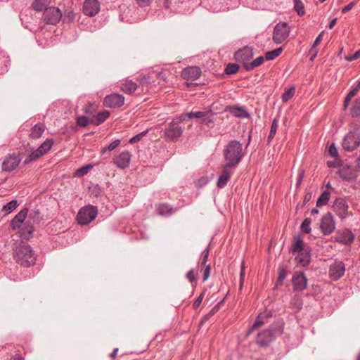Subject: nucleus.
<instances>
[{
  "label": "nucleus",
  "mask_w": 360,
  "mask_h": 360,
  "mask_svg": "<svg viewBox=\"0 0 360 360\" xmlns=\"http://www.w3.org/2000/svg\"><path fill=\"white\" fill-rule=\"evenodd\" d=\"M94 104H90L85 107L84 112L86 114H91L92 111L94 110Z\"/></svg>",
  "instance_id": "obj_62"
},
{
  "label": "nucleus",
  "mask_w": 360,
  "mask_h": 360,
  "mask_svg": "<svg viewBox=\"0 0 360 360\" xmlns=\"http://www.w3.org/2000/svg\"><path fill=\"white\" fill-rule=\"evenodd\" d=\"M265 57L264 56H259L255 60H253L252 62H250V63H247L245 65V70L246 71H250L255 68L259 66L262 65L264 61Z\"/></svg>",
  "instance_id": "obj_35"
},
{
  "label": "nucleus",
  "mask_w": 360,
  "mask_h": 360,
  "mask_svg": "<svg viewBox=\"0 0 360 360\" xmlns=\"http://www.w3.org/2000/svg\"><path fill=\"white\" fill-rule=\"evenodd\" d=\"M187 118L192 120L193 118L200 119L201 124L210 127L214 122L213 114L211 111H196L187 113Z\"/></svg>",
  "instance_id": "obj_15"
},
{
  "label": "nucleus",
  "mask_w": 360,
  "mask_h": 360,
  "mask_svg": "<svg viewBox=\"0 0 360 360\" xmlns=\"http://www.w3.org/2000/svg\"><path fill=\"white\" fill-rule=\"evenodd\" d=\"M231 0H214L209 4L208 10L212 13H221L229 11Z\"/></svg>",
  "instance_id": "obj_18"
},
{
  "label": "nucleus",
  "mask_w": 360,
  "mask_h": 360,
  "mask_svg": "<svg viewBox=\"0 0 360 360\" xmlns=\"http://www.w3.org/2000/svg\"><path fill=\"white\" fill-rule=\"evenodd\" d=\"M51 0H34L32 4L33 9L37 12L43 11L49 8Z\"/></svg>",
  "instance_id": "obj_32"
},
{
  "label": "nucleus",
  "mask_w": 360,
  "mask_h": 360,
  "mask_svg": "<svg viewBox=\"0 0 360 360\" xmlns=\"http://www.w3.org/2000/svg\"><path fill=\"white\" fill-rule=\"evenodd\" d=\"M217 310L218 307L217 306L213 307L212 309L206 315L205 319H208L210 317L213 316Z\"/></svg>",
  "instance_id": "obj_64"
},
{
  "label": "nucleus",
  "mask_w": 360,
  "mask_h": 360,
  "mask_svg": "<svg viewBox=\"0 0 360 360\" xmlns=\"http://www.w3.org/2000/svg\"><path fill=\"white\" fill-rule=\"evenodd\" d=\"M221 169V174L219 175L217 181V186L219 188H223L226 186L235 168L226 165H223Z\"/></svg>",
  "instance_id": "obj_17"
},
{
  "label": "nucleus",
  "mask_w": 360,
  "mask_h": 360,
  "mask_svg": "<svg viewBox=\"0 0 360 360\" xmlns=\"http://www.w3.org/2000/svg\"><path fill=\"white\" fill-rule=\"evenodd\" d=\"M323 32H321L316 38L314 43L311 45V51H313L322 41Z\"/></svg>",
  "instance_id": "obj_57"
},
{
  "label": "nucleus",
  "mask_w": 360,
  "mask_h": 360,
  "mask_svg": "<svg viewBox=\"0 0 360 360\" xmlns=\"http://www.w3.org/2000/svg\"><path fill=\"white\" fill-rule=\"evenodd\" d=\"M354 2H350L349 4L342 8V13H345L347 11H350L354 6Z\"/></svg>",
  "instance_id": "obj_61"
},
{
  "label": "nucleus",
  "mask_w": 360,
  "mask_h": 360,
  "mask_svg": "<svg viewBox=\"0 0 360 360\" xmlns=\"http://www.w3.org/2000/svg\"><path fill=\"white\" fill-rule=\"evenodd\" d=\"M294 290L296 291H302L307 287L308 280L304 273H295L292 279Z\"/></svg>",
  "instance_id": "obj_22"
},
{
  "label": "nucleus",
  "mask_w": 360,
  "mask_h": 360,
  "mask_svg": "<svg viewBox=\"0 0 360 360\" xmlns=\"http://www.w3.org/2000/svg\"><path fill=\"white\" fill-rule=\"evenodd\" d=\"M124 97L119 94L108 95L104 98V105L108 108H119L124 105Z\"/></svg>",
  "instance_id": "obj_20"
},
{
  "label": "nucleus",
  "mask_w": 360,
  "mask_h": 360,
  "mask_svg": "<svg viewBox=\"0 0 360 360\" xmlns=\"http://www.w3.org/2000/svg\"><path fill=\"white\" fill-rule=\"evenodd\" d=\"M203 294H200V296L197 297V299L195 300L193 307L195 309L199 307V306L201 304L202 299H203Z\"/></svg>",
  "instance_id": "obj_59"
},
{
  "label": "nucleus",
  "mask_w": 360,
  "mask_h": 360,
  "mask_svg": "<svg viewBox=\"0 0 360 360\" xmlns=\"http://www.w3.org/2000/svg\"><path fill=\"white\" fill-rule=\"evenodd\" d=\"M153 0H135L136 4L141 8L150 6Z\"/></svg>",
  "instance_id": "obj_55"
},
{
  "label": "nucleus",
  "mask_w": 360,
  "mask_h": 360,
  "mask_svg": "<svg viewBox=\"0 0 360 360\" xmlns=\"http://www.w3.org/2000/svg\"><path fill=\"white\" fill-rule=\"evenodd\" d=\"M358 91L359 89L356 86L349 91L344 101V109H346L348 107L351 99L357 94Z\"/></svg>",
  "instance_id": "obj_42"
},
{
  "label": "nucleus",
  "mask_w": 360,
  "mask_h": 360,
  "mask_svg": "<svg viewBox=\"0 0 360 360\" xmlns=\"http://www.w3.org/2000/svg\"><path fill=\"white\" fill-rule=\"evenodd\" d=\"M77 124L79 127H85L91 124V120L87 117L81 115L77 117Z\"/></svg>",
  "instance_id": "obj_48"
},
{
  "label": "nucleus",
  "mask_w": 360,
  "mask_h": 360,
  "mask_svg": "<svg viewBox=\"0 0 360 360\" xmlns=\"http://www.w3.org/2000/svg\"><path fill=\"white\" fill-rule=\"evenodd\" d=\"M240 67L238 64L236 63H229L226 68L225 72L227 75H233L238 72Z\"/></svg>",
  "instance_id": "obj_44"
},
{
  "label": "nucleus",
  "mask_w": 360,
  "mask_h": 360,
  "mask_svg": "<svg viewBox=\"0 0 360 360\" xmlns=\"http://www.w3.org/2000/svg\"><path fill=\"white\" fill-rule=\"evenodd\" d=\"M333 209L336 214L342 219L347 218L349 206L345 198H338L333 203Z\"/></svg>",
  "instance_id": "obj_16"
},
{
  "label": "nucleus",
  "mask_w": 360,
  "mask_h": 360,
  "mask_svg": "<svg viewBox=\"0 0 360 360\" xmlns=\"http://www.w3.org/2000/svg\"><path fill=\"white\" fill-rule=\"evenodd\" d=\"M20 161L21 158L18 154H9L2 162V170L6 172H11L17 168Z\"/></svg>",
  "instance_id": "obj_13"
},
{
  "label": "nucleus",
  "mask_w": 360,
  "mask_h": 360,
  "mask_svg": "<svg viewBox=\"0 0 360 360\" xmlns=\"http://www.w3.org/2000/svg\"><path fill=\"white\" fill-rule=\"evenodd\" d=\"M18 206V201L13 200L3 206L1 212L4 213V215L8 214L14 211Z\"/></svg>",
  "instance_id": "obj_36"
},
{
  "label": "nucleus",
  "mask_w": 360,
  "mask_h": 360,
  "mask_svg": "<svg viewBox=\"0 0 360 360\" xmlns=\"http://www.w3.org/2000/svg\"><path fill=\"white\" fill-rule=\"evenodd\" d=\"M92 167H93L91 165H86L85 166H83V167L79 168L78 169H77V171L75 172V175L79 177L84 176L88 174V172L90 171V169Z\"/></svg>",
  "instance_id": "obj_46"
},
{
  "label": "nucleus",
  "mask_w": 360,
  "mask_h": 360,
  "mask_svg": "<svg viewBox=\"0 0 360 360\" xmlns=\"http://www.w3.org/2000/svg\"><path fill=\"white\" fill-rule=\"evenodd\" d=\"M34 226L30 221H25L20 227V237L22 240H28L33 237Z\"/></svg>",
  "instance_id": "obj_27"
},
{
  "label": "nucleus",
  "mask_w": 360,
  "mask_h": 360,
  "mask_svg": "<svg viewBox=\"0 0 360 360\" xmlns=\"http://www.w3.org/2000/svg\"><path fill=\"white\" fill-rule=\"evenodd\" d=\"M295 92V88L294 86H292L291 87L285 89L284 93L282 95V101L283 103H287L290 99H291Z\"/></svg>",
  "instance_id": "obj_39"
},
{
  "label": "nucleus",
  "mask_w": 360,
  "mask_h": 360,
  "mask_svg": "<svg viewBox=\"0 0 360 360\" xmlns=\"http://www.w3.org/2000/svg\"><path fill=\"white\" fill-rule=\"evenodd\" d=\"M290 252L295 255L297 266L305 267L311 262V249L305 245L300 236L295 238L293 244L290 248Z\"/></svg>",
  "instance_id": "obj_2"
},
{
  "label": "nucleus",
  "mask_w": 360,
  "mask_h": 360,
  "mask_svg": "<svg viewBox=\"0 0 360 360\" xmlns=\"http://www.w3.org/2000/svg\"><path fill=\"white\" fill-rule=\"evenodd\" d=\"M293 3L294 10L299 15H304L305 14V8L302 1L301 0H293Z\"/></svg>",
  "instance_id": "obj_41"
},
{
  "label": "nucleus",
  "mask_w": 360,
  "mask_h": 360,
  "mask_svg": "<svg viewBox=\"0 0 360 360\" xmlns=\"http://www.w3.org/2000/svg\"><path fill=\"white\" fill-rule=\"evenodd\" d=\"M253 49L250 46H244L238 49L234 54V60L243 64L245 69V65L250 63L249 60L253 57Z\"/></svg>",
  "instance_id": "obj_11"
},
{
  "label": "nucleus",
  "mask_w": 360,
  "mask_h": 360,
  "mask_svg": "<svg viewBox=\"0 0 360 360\" xmlns=\"http://www.w3.org/2000/svg\"><path fill=\"white\" fill-rule=\"evenodd\" d=\"M201 75V70L197 66H189L184 68L181 72V76L184 79L196 80Z\"/></svg>",
  "instance_id": "obj_24"
},
{
  "label": "nucleus",
  "mask_w": 360,
  "mask_h": 360,
  "mask_svg": "<svg viewBox=\"0 0 360 360\" xmlns=\"http://www.w3.org/2000/svg\"><path fill=\"white\" fill-rule=\"evenodd\" d=\"M354 234L350 231H344L336 239V240L343 245H349L354 240Z\"/></svg>",
  "instance_id": "obj_31"
},
{
  "label": "nucleus",
  "mask_w": 360,
  "mask_h": 360,
  "mask_svg": "<svg viewBox=\"0 0 360 360\" xmlns=\"http://www.w3.org/2000/svg\"><path fill=\"white\" fill-rule=\"evenodd\" d=\"M158 214L163 217H168L174 213L172 207L167 203L160 204L157 207Z\"/></svg>",
  "instance_id": "obj_33"
},
{
  "label": "nucleus",
  "mask_w": 360,
  "mask_h": 360,
  "mask_svg": "<svg viewBox=\"0 0 360 360\" xmlns=\"http://www.w3.org/2000/svg\"><path fill=\"white\" fill-rule=\"evenodd\" d=\"M196 272L193 269H191L187 274H186V278L189 281L190 283H193L196 280Z\"/></svg>",
  "instance_id": "obj_53"
},
{
  "label": "nucleus",
  "mask_w": 360,
  "mask_h": 360,
  "mask_svg": "<svg viewBox=\"0 0 360 360\" xmlns=\"http://www.w3.org/2000/svg\"><path fill=\"white\" fill-rule=\"evenodd\" d=\"M148 130L147 129V130L143 131L138 134L137 135L131 137L129 140V143H135L137 141H140L148 133Z\"/></svg>",
  "instance_id": "obj_52"
},
{
  "label": "nucleus",
  "mask_w": 360,
  "mask_h": 360,
  "mask_svg": "<svg viewBox=\"0 0 360 360\" xmlns=\"http://www.w3.org/2000/svg\"><path fill=\"white\" fill-rule=\"evenodd\" d=\"M282 51L283 49L281 47L268 51L265 54V58L266 60H272L280 56Z\"/></svg>",
  "instance_id": "obj_40"
},
{
  "label": "nucleus",
  "mask_w": 360,
  "mask_h": 360,
  "mask_svg": "<svg viewBox=\"0 0 360 360\" xmlns=\"http://www.w3.org/2000/svg\"><path fill=\"white\" fill-rule=\"evenodd\" d=\"M45 128L43 124L38 123L33 126L30 131V136L32 139L40 138L44 132Z\"/></svg>",
  "instance_id": "obj_34"
},
{
  "label": "nucleus",
  "mask_w": 360,
  "mask_h": 360,
  "mask_svg": "<svg viewBox=\"0 0 360 360\" xmlns=\"http://www.w3.org/2000/svg\"><path fill=\"white\" fill-rule=\"evenodd\" d=\"M120 144V140L116 139L110 143L108 146L103 147L101 149V153H105L107 150L112 151L115 150Z\"/></svg>",
  "instance_id": "obj_47"
},
{
  "label": "nucleus",
  "mask_w": 360,
  "mask_h": 360,
  "mask_svg": "<svg viewBox=\"0 0 360 360\" xmlns=\"http://www.w3.org/2000/svg\"><path fill=\"white\" fill-rule=\"evenodd\" d=\"M311 219L305 218L300 226L302 232L304 233H309L311 231Z\"/></svg>",
  "instance_id": "obj_45"
},
{
  "label": "nucleus",
  "mask_w": 360,
  "mask_h": 360,
  "mask_svg": "<svg viewBox=\"0 0 360 360\" xmlns=\"http://www.w3.org/2000/svg\"><path fill=\"white\" fill-rule=\"evenodd\" d=\"M13 258L16 263L25 267L31 266L36 262V255L32 248L22 241L15 246Z\"/></svg>",
  "instance_id": "obj_3"
},
{
  "label": "nucleus",
  "mask_w": 360,
  "mask_h": 360,
  "mask_svg": "<svg viewBox=\"0 0 360 360\" xmlns=\"http://www.w3.org/2000/svg\"><path fill=\"white\" fill-rule=\"evenodd\" d=\"M82 11L87 16H95L100 11V3L98 0H85Z\"/></svg>",
  "instance_id": "obj_19"
},
{
  "label": "nucleus",
  "mask_w": 360,
  "mask_h": 360,
  "mask_svg": "<svg viewBox=\"0 0 360 360\" xmlns=\"http://www.w3.org/2000/svg\"><path fill=\"white\" fill-rule=\"evenodd\" d=\"M345 272V264L342 261L335 259L329 266L328 276L333 281L340 279Z\"/></svg>",
  "instance_id": "obj_9"
},
{
  "label": "nucleus",
  "mask_w": 360,
  "mask_h": 360,
  "mask_svg": "<svg viewBox=\"0 0 360 360\" xmlns=\"http://www.w3.org/2000/svg\"><path fill=\"white\" fill-rule=\"evenodd\" d=\"M330 192L325 191H323L316 200V206L322 207L327 205L330 199Z\"/></svg>",
  "instance_id": "obj_37"
},
{
  "label": "nucleus",
  "mask_w": 360,
  "mask_h": 360,
  "mask_svg": "<svg viewBox=\"0 0 360 360\" xmlns=\"http://www.w3.org/2000/svg\"><path fill=\"white\" fill-rule=\"evenodd\" d=\"M305 171L303 169H300L298 170V176L296 182V186L299 187L301 186L304 176Z\"/></svg>",
  "instance_id": "obj_56"
},
{
  "label": "nucleus",
  "mask_w": 360,
  "mask_h": 360,
  "mask_svg": "<svg viewBox=\"0 0 360 360\" xmlns=\"http://www.w3.org/2000/svg\"><path fill=\"white\" fill-rule=\"evenodd\" d=\"M226 165L236 168L243 158V146L240 141H231L223 150Z\"/></svg>",
  "instance_id": "obj_4"
},
{
  "label": "nucleus",
  "mask_w": 360,
  "mask_h": 360,
  "mask_svg": "<svg viewBox=\"0 0 360 360\" xmlns=\"http://www.w3.org/2000/svg\"><path fill=\"white\" fill-rule=\"evenodd\" d=\"M320 229L324 236L331 234L335 229V221L331 213L323 215L321 220Z\"/></svg>",
  "instance_id": "obj_10"
},
{
  "label": "nucleus",
  "mask_w": 360,
  "mask_h": 360,
  "mask_svg": "<svg viewBox=\"0 0 360 360\" xmlns=\"http://www.w3.org/2000/svg\"><path fill=\"white\" fill-rule=\"evenodd\" d=\"M278 127V120L276 118H275V119H274V120L271 123L269 135L268 136V142L269 143L274 137V136L277 131Z\"/></svg>",
  "instance_id": "obj_43"
},
{
  "label": "nucleus",
  "mask_w": 360,
  "mask_h": 360,
  "mask_svg": "<svg viewBox=\"0 0 360 360\" xmlns=\"http://www.w3.org/2000/svg\"><path fill=\"white\" fill-rule=\"evenodd\" d=\"M204 266H205V268L202 269V279H203V281H205L209 278V277L210 276L211 268H210V265Z\"/></svg>",
  "instance_id": "obj_54"
},
{
  "label": "nucleus",
  "mask_w": 360,
  "mask_h": 360,
  "mask_svg": "<svg viewBox=\"0 0 360 360\" xmlns=\"http://www.w3.org/2000/svg\"><path fill=\"white\" fill-rule=\"evenodd\" d=\"M360 58V50L356 51L354 54L346 58L347 61H352Z\"/></svg>",
  "instance_id": "obj_60"
},
{
  "label": "nucleus",
  "mask_w": 360,
  "mask_h": 360,
  "mask_svg": "<svg viewBox=\"0 0 360 360\" xmlns=\"http://www.w3.org/2000/svg\"><path fill=\"white\" fill-rule=\"evenodd\" d=\"M346 151H353L360 146V124L355 126L344 137L342 143Z\"/></svg>",
  "instance_id": "obj_5"
},
{
  "label": "nucleus",
  "mask_w": 360,
  "mask_h": 360,
  "mask_svg": "<svg viewBox=\"0 0 360 360\" xmlns=\"http://www.w3.org/2000/svg\"><path fill=\"white\" fill-rule=\"evenodd\" d=\"M285 323L282 319L274 321L267 329L259 332L255 338L256 343L262 347H267L284 330Z\"/></svg>",
  "instance_id": "obj_1"
},
{
  "label": "nucleus",
  "mask_w": 360,
  "mask_h": 360,
  "mask_svg": "<svg viewBox=\"0 0 360 360\" xmlns=\"http://www.w3.org/2000/svg\"><path fill=\"white\" fill-rule=\"evenodd\" d=\"M138 87V84L129 79H125L121 83V90L127 94L134 93Z\"/></svg>",
  "instance_id": "obj_29"
},
{
  "label": "nucleus",
  "mask_w": 360,
  "mask_h": 360,
  "mask_svg": "<svg viewBox=\"0 0 360 360\" xmlns=\"http://www.w3.org/2000/svg\"><path fill=\"white\" fill-rule=\"evenodd\" d=\"M110 116V112L108 110H103L94 115L91 120V124L94 125H100L103 123Z\"/></svg>",
  "instance_id": "obj_30"
},
{
  "label": "nucleus",
  "mask_w": 360,
  "mask_h": 360,
  "mask_svg": "<svg viewBox=\"0 0 360 360\" xmlns=\"http://www.w3.org/2000/svg\"><path fill=\"white\" fill-rule=\"evenodd\" d=\"M351 115L353 117L360 118V98L354 101L351 108Z\"/></svg>",
  "instance_id": "obj_38"
},
{
  "label": "nucleus",
  "mask_w": 360,
  "mask_h": 360,
  "mask_svg": "<svg viewBox=\"0 0 360 360\" xmlns=\"http://www.w3.org/2000/svg\"><path fill=\"white\" fill-rule=\"evenodd\" d=\"M28 212V210L27 208H24L20 210L11 221L10 226L12 230L15 231L17 229H20L22 226V224L25 221L27 214Z\"/></svg>",
  "instance_id": "obj_23"
},
{
  "label": "nucleus",
  "mask_w": 360,
  "mask_h": 360,
  "mask_svg": "<svg viewBox=\"0 0 360 360\" xmlns=\"http://www.w3.org/2000/svg\"><path fill=\"white\" fill-rule=\"evenodd\" d=\"M228 110L234 117L238 118H249L250 117V113L247 109L243 106L232 105L229 106Z\"/></svg>",
  "instance_id": "obj_28"
},
{
  "label": "nucleus",
  "mask_w": 360,
  "mask_h": 360,
  "mask_svg": "<svg viewBox=\"0 0 360 360\" xmlns=\"http://www.w3.org/2000/svg\"><path fill=\"white\" fill-rule=\"evenodd\" d=\"M272 316V312L271 311H265L263 313L259 314L253 323L250 333H252L255 330L259 328L263 325L269 322V319Z\"/></svg>",
  "instance_id": "obj_26"
},
{
  "label": "nucleus",
  "mask_w": 360,
  "mask_h": 360,
  "mask_svg": "<svg viewBox=\"0 0 360 360\" xmlns=\"http://www.w3.org/2000/svg\"><path fill=\"white\" fill-rule=\"evenodd\" d=\"M187 117V113L181 114L179 116L175 117L173 119L172 122H174V124H179L181 125V123L182 121L185 120V119Z\"/></svg>",
  "instance_id": "obj_58"
},
{
  "label": "nucleus",
  "mask_w": 360,
  "mask_h": 360,
  "mask_svg": "<svg viewBox=\"0 0 360 360\" xmlns=\"http://www.w3.org/2000/svg\"><path fill=\"white\" fill-rule=\"evenodd\" d=\"M328 155L333 158H337L338 157V152L334 143L328 147Z\"/></svg>",
  "instance_id": "obj_50"
},
{
  "label": "nucleus",
  "mask_w": 360,
  "mask_h": 360,
  "mask_svg": "<svg viewBox=\"0 0 360 360\" xmlns=\"http://www.w3.org/2000/svg\"><path fill=\"white\" fill-rule=\"evenodd\" d=\"M287 276L286 270L284 268H280L278 270V281L276 286L281 285L283 283V281Z\"/></svg>",
  "instance_id": "obj_49"
},
{
  "label": "nucleus",
  "mask_w": 360,
  "mask_h": 360,
  "mask_svg": "<svg viewBox=\"0 0 360 360\" xmlns=\"http://www.w3.org/2000/svg\"><path fill=\"white\" fill-rule=\"evenodd\" d=\"M290 27L287 22H280L276 25L274 29L273 40L276 44L283 42L289 36Z\"/></svg>",
  "instance_id": "obj_8"
},
{
  "label": "nucleus",
  "mask_w": 360,
  "mask_h": 360,
  "mask_svg": "<svg viewBox=\"0 0 360 360\" xmlns=\"http://www.w3.org/2000/svg\"><path fill=\"white\" fill-rule=\"evenodd\" d=\"M62 17V13L58 8L49 7L44 12V21L46 24L56 25Z\"/></svg>",
  "instance_id": "obj_14"
},
{
  "label": "nucleus",
  "mask_w": 360,
  "mask_h": 360,
  "mask_svg": "<svg viewBox=\"0 0 360 360\" xmlns=\"http://www.w3.org/2000/svg\"><path fill=\"white\" fill-rule=\"evenodd\" d=\"M98 215V209L96 206H84L79 210L77 221L79 224L84 226L90 224Z\"/></svg>",
  "instance_id": "obj_6"
},
{
  "label": "nucleus",
  "mask_w": 360,
  "mask_h": 360,
  "mask_svg": "<svg viewBox=\"0 0 360 360\" xmlns=\"http://www.w3.org/2000/svg\"><path fill=\"white\" fill-rule=\"evenodd\" d=\"M184 128L179 124L171 122L164 131V136L172 141H175L181 136Z\"/></svg>",
  "instance_id": "obj_12"
},
{
  "label": "nucleus",
  "mask_w": 360,
  "mask_h": 360,
  "mask_svg": "<svg viewBox=\"0 0 360 360\" xmlns=\"http://www.w3.org/2000/svg\"><path fill=\"white\" fill-rule=\"evenodd\" d=\"M338 174L342 180L352 182L356 179V173L355 170L349 166L343 167L338 171Z\"/></svg>",
  "instance_id": "obj_25"
},
{
  "label": "nucleus",
  "mask_w": 360,
  "mask_h": 360,
  "mask_svg": "<svg viewBox=\"0 0 360 360\" xmlns=\"http://www.w3.org/2000/svg\"><path fill=\"white\" fill-rule=\"evenodd\" d=\"M131 154L129 151H122L114 158V164L120 169H124L130 165Z\"/></svg>",
  "instance_id": "obj_21"
},
{
  "label": "nucleus",
  "mask_w": 360,
  "mask_h": 360,
  "mask_svg": "<svg viewBox=\"0 0 360 360\" xmlns=\"http://www.w3.org/2000/svg\"><path fill=\"white\" fill-rule=\"evenodd\" d=\"M245 262L243 261L241 263L240 272V290H242L245 281Z\"/></svg>",
  "instance_id": "obj_51"
},
{
  "label": "nucleus",
  "mask_w": 360,
  "mask_h": 360,
  "mask_svg": "<svg viewBox=\"0 0 360 360\" xmlns=\"http://www.w3.org/2000/svg\"><path fill=\"white\" fill-rule=\"evenodd\" d=\"M309 53L311 55L310 60L313 61L315 59V58L317 56L318 51L315 50V49L313 51H311V49L309 51Z\"/></svg>",
  "instance_id": "obj_63"
},
{
  "label": "nucleus",
  "mask_w": 360,
  "mask_h": 360,
  "mask_svg": "<svg viewBox=\"0 0 360 360\" xmlns=\"http://www.w3.org/2000/svg\"><path fill=\"white\" fill-rule=\"evenodd\" d=\"M53 141L52 139H46L35 150L30 154L24 160V164L27 165L37 159L46 155L52 148Z\"/></svg>",
  "instance_id": "obj_7"
}]
</instances>
